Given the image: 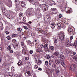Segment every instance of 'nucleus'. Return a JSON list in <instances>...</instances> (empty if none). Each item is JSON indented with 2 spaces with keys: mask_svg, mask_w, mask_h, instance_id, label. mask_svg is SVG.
Wrapping results in <instances>:
<instances>
[{
  "mask_svg": "<svg viewBox=\"0 0 77 77\" xmlns=\"http://www.w3.org/2000/svg\"><path fill=\"white\" fill-rule=\"evenodd\" d=\"M23 28H24L25 30H27V29H28V28L26 26H24Z\"/></svg>",
  "mask_w": 77,
  "mask_h": 77,
  "instance_id": "nucleus-45",
  "label": "nucleus"
},
{
  "mask_svg": "<svg viewBox=\"0 0 77 77\" xmlns=\"http://www.w3.org/2000/svg\"><path fill=\"white\" fill-rule=\"evenodd\" d=\"M27 15L28 16V17H30V16H32V12H28V13L27 14Z\"/></svg>",
  "mask_w": 77,
  "mask_h": 77,
  "instance_id": "nucleus-21",
  "label": "nucleus"
},
{
  "mask_svg": "<svg viewBox=\"0 0 77 77\" xmlns=\"http://www.w3.org/2000/svg\"><path fill=\"white\" fill-rule=\"evenodd\" d=\"M60 63L61 65L63 66V67H64V68L65 67V63H64V62L63 61H61Z\"/></svg>",
  "mask_w": 77,
  "mask_h": 77,
  "instance_id": "nucleus-16",
  "label": "nucleus"
},
{
  "mask_svg": "<svg viewBox=\"0 0 77 77\" xmlns=\"http://www.w3.org/2000/svg\"><path fill=\"white\" fill-rule=\"evenodd\" d=\"M45 65H48V62L46 61H45Z\"/></svg>",
  "mask_w": 77,
  "mask_h": 77,
  "instance_id": "nucleus-41",
  "label": "nucleus"
},
{
  "mask_svg": "<svg viewBox=\"0 0 77 77\" xmlns=\"http://www.w3.org/2000/svg\"><path fill=\"white\" fill-rule=\"evenodd\" d=\"M40 46L41 47V48H44V45L42 44L40 45Z\"/></svg>",
  "mask_w": 77,
  "mask_h": 77,
  "instance_id": "nucleus-37",
  "label": "nucleus"
},
{
  "mask_svg": "<svg viewBox=\"0 0 77 77\" xmlns=\"http://www.w3.org/2000/svg\"><path fill=\"white\" fill-rule=\"evenodd\" d=\"M36 51H37V52L38 53H41V52H42V49L39 48H38L37 50Z\"/></svg>",
  "mask_w": 77,
  "mask_h": 77,
  "instance_id": "nucleus-15",
  "label": "nucleus"
},
{
  "mask_svg": "<svg viewBox=\"0 0 77 77\" xmlns=\"http://www.w3.org/2000/svg\"><path fill=\"white\" fill-rule=\"evenodd\" d=\"M51 27L52 28V29H54L55 28V24L54 23H53L51 25Z\"/></svg>",
  "mask_w": 77,
  "mask_h": 77,
  "instance_id": "nucleus-19",
  "label": "nucleus"
},
{
  "mask_svg": "<svg viewBox=\"0 0 77 77\" xmlns=\"http://www.w3.org/2000/svg\"><path fill=\"white\" fill-rule=\"evenodd\" d=\"M59 18H61L62 17V15L61 14H60L59 15Z\"/></svg>",
  "mask_w": 77,
  "mask_h": 77,
  "instance_id": "nucleus-47",
  "label": "nucleus"
},
{
  "mask_svg": "<svg viewBox=\"0 0 77 77\" xmlns=\"http://www.w3.org/2000/svg\"><path fill=\"white\" fill-rule=\"evenodd\" d=\"M73 59H74L76 62H77V56H74L73 57Z\"/></svg>",
  "mask_w": 77,
  "mask_h": 77,
  "instance_id": "nucleus-28",
  "label": "nucleus"
},
{
  "mask_svg": "<svg viewBox=\"0 0 77 77\" xmlns=\"http://www.w3.org/2000/svg\"><path fill=\"white\" fill-rule=\"evenodd\" d=\"M2 10L3 12H4V13H5V12H6V8H5L4 7L2 8Z\"/></svg>",
  "mask_w": 77,
  "mask_h": 77,
  "instance_id": "nucleus-23",
  "label": "nucleus"
},
{
  "mask_svg": "<svg viewBox=\"0 0 77 77\" xmlns=\"http://www.w3.org/2000/svg\"><path fill=\"white\" fill-rule=\"evenodd\" d=\"M10 52L11 53H13V50H12L10 49Z\"/></svg>",
  "mask_w": 77,
  "mask_h": 77,
  "instance_id": "nucleus-50",
  "label": "nucleus"
},
{
  "mask_svg": "<svg viewBox=\"0 0 77 77\" xmlns=\"http://www.w3.org/2000/svg\"><path fill=\"white\" fill-rule=\"evenodd\" d=\"M48 8H49V7H48V6L46 5L43 7L42 9L44 11H48Z\"/></svg>",
  "mask_w": 77,
  "mask_h": 77,
  "instance_id": "nucleus-6",
  "label": "nucleus"
},
{
  "mask_svg": "<svg viewBox=\"0 0 77 77\" xmlns=\"http://www.w3.org/2000/svg\"><path fill=\"white\" fill-rule=\"evenodd\" d=\"M27 48H23L22 50V53L23 54L25 55L27 54Z\"/></svg>",
  "mask_w": 77,
  "mask_h": 77,
  "instance_id": "nucleus-5",
  "label": "nucleus"
},
{
  "mask_svg": "<svg viewBox=\"0 0 77 77\" xmlns=\"http://www.w3.org/2000/svg\"><path fill=\"white\" fill-rule=\"evenodd\" d=\"M14 69H15V68L13 67H12L11 68V69L12 71H14Z\"/></svg>",
  "mask_w": 77,
  "mask_h": 77,
  "instance_id": "nucleus-55",
  "label": "nucleus"
},
{
  "mask_svg": "<svg viewBox=\"0 0 77 77\" xmlns=\"http://www.w3.org/2000/svg\"><path fill=\"white\" fill-rule=\"evenodd\" d=\"M50 48L52 50H53L54 48V47L53 46H51L50 47Z\"/></svg>",
  "mask_w": 77,
  "mask_h": 77,
  "instance_id": "nucleus-36",
  "label": "nucleus"
},
{
  "mask_svg": "<svg viewBox=\"0 0 77 77\" xmlns=\"http://www.w3.org/2000/svg\"><path fill=\"white\" fill-rule=\"evenodd\" d=\"M53 60H49V64L50 65H51L52 63H53Z\"/></svg>",
  "mask_w": 77,
  "mask_h": 77,
  "instance_id": "nucleus-27",
  "label": "nucleus"
},
{
  "mask_svg": "<svg viewBox=\"0 0 77 77\" xmlns=\"http://www.w3.org/2000/svg\"><path fill=\"white\" fill-rule=\"evenodd\" d=\"M61 26H62V25L60 23H58L57 25V27H59V28H60Z\"/></svg>",
  "mask_w": 77,
  "mask_h": 77,
  "instance_id": "nucleus-30",
  "label": "nucleus"
},
{
  "mask_svg": "<svg viewBox=\"0 0 77 77\" xmlns=\"http://www.w3.org/2000/svg\"><path fill=\"white\" fill-rule=\"evenodd\" d=\"M27 42L28 45H30V46H32V45H33V44H32V43L30 41L28 40L27 41Z\"/></svg>",
  "mask_w": 77,
  "mask_h": 77,
  "instance_id": "nucleus-14",
  "label": "nucleus"
},
{
  "mask_svg": "<svg viewBox=\"0 0 77 77\" xmlns=\"http://www.w3.org/2000/svg\"><path fill=\"white\" fill-rule=\"evenodd\" d=\"M19 17H21L22 16V15H23V13H19Z\"/></svg>",
  "mask_w": 77,
  "mask_h": 77,
  "instance_id": "nucleus-44",
  "label": "nucleus"
},
{
  "mask_svg": "<svg viewBox=\"0 0 77 77\" xmlns=\"http://www.w3.org/2000/svg\"><path fill=\"white\" fill-rule=\"evenodd\" d=\"M6 5L7 6H8V7H9V8H11V7L12 6V4H7Z\"/></svg>",
  "mask_w": 77,
  "mask_h": 77,
  "instance_id": "nucleus-35",
  "label": "nucleus"
},
{
  "mask_svg": "<svg viewBox=\"0 0 77 77\" xmlns=\"http://www.w3.org/2000/svg\"><path fill=\"white\" fill-rule=\"evenodd\" d=\"M26 38L25 37H24L23 38V41H25V40H26Z\"/></svg>",
  "mask_w": 77,
  "mask_h": 77,
  "instance_id": "nucleus-57",
  "label": "nucleus"
},
{
  "mask_svg": "<svg viewBox=\"0 0 77 77\" xmlns=\"http://www.w3.org/2000/svg\"><path fill=\"white\" fill-rule=\"evenodd\" d=\"M11 48V45L8 46L7 47L8 50H10Z\"/></svg>",
  "mask_w": 77,
  "mask_h": 77,
  "instance_id": "nucleus-38",
  "label": "nucleus"
},
{
  "mask_svg": "<svg viewBox=\"0 0 77 77\" xmlns=\"http://www.w3.org/2000/svg\"><path fill=\"white\" fill-rule=\"evenodd\" d=\"M23 21H26V17L23 18Z\"/></svg>",
  "mask_w": 77,
  "mask_h": 77,
  "instance_id": "nucleus-51",
  "label": "nucleus"
},
{
  "mask_svg": "<svg viewBox=\"0 0 77 77\" xmlns=\"http://www.w3.org/2000/svg\"><path fill=\"white\" fill-rule=\"evenodd\" d=\"M73 55H75L76 54V52H73Z\"/></svg>",
  "mask_w": 77,
  "mask_h": 77,
  "instance_id": "nucleus-61",
  "label": "nucleus"
},
{
  "mask_svg": "<svg viewBox=\"0 0 77 77\" xmlns=\"http://www.w3.org/2000/svg\"><path fill=\"white\" fill-rule=\"evenodd\" d=\"M77 40H75V42H74V44H76V45H77Z\"/></svg>",
  "mask_w": 77,
  "mask_h": 77,
  "instance_id": "nucleus-60",
  "label": "nucleus"
},
{
  "mask_svg": "<svg viewBox=\"0 0 77 77\" xmlns=\"http://www.w3.org/2000/svg\"><path fill=\"white\" fill-rule=\"evenodd\" d=\"M48 48V44L47 43H46L45 45H44V48L45 50H47Z\"/></svg>",
  "mask_w": 77,
  "mask_h": 77,
  "instance_id": "nucleus-12",
  "label": "nucleus"
},
{
  "mask_svg": "<svg viewBox=\"0 0 77 77\" xmlns=\"http://www.w3.org/2000/svg\"><path fill=\"white\" fill-rule=\"evenodd\" d=\"M58 39L55 38H54V42H55V43H57V40Z\"/></svg>",
  "mask_w": 77,
  "mask_h": 77,
  "instance_id": "nucleus-29",
  "label": "nucleus"
},
{
  "mask_svg": "<svg viewBox=\"0 0 77 77\" xmlns=\"http://www.w3.org/2000/svg\"><path fill=\"white\" fill-rule=\"evenodd\" d=\"M58 54H59V52L57 51L55 52L54 54V56H58Z\"/></svg>",
  "mask_w": 77,
  "mask_h": 77,
  "instance_id": "nucleus-26",
  "label": "nucleus"
},
{
  "mask_svg": "<svg viewBox=\"0 0 77 77\" xmlns=\"http://www.w3.org/2000/svg\"><path fill=\"white\" fill-rule=\"evenodd\" d=\"M13 76L14 77H17V76L15 74L13 75Z\"/></svg>",
  "mask_w": 77,
  "mask_h": 77,
  "instance_id": "nucleus-64",
  "label": "nucleus"
},
{
  "mask_svg": "<svg viewBox=\"0 0 77 77\" xmlns=\"http://www.w3.org/2000/svg\"><path fill=\"white\" fill-rule=\"evenodd\" d=\"M77 44H75L74 43V44H70V46H72V47H73V46H74V47H77Z\"/></svg>",
  "mask_w": 77,
  "mask_h": 77,
  "instance_id": "nucleus-22",
  "label": "nucleus"
},
{
  "mask_svg": "<svg viewBox=\"0 0 77 77\" xmlns=\"http://www.w3.org/2000/svg\"><path fill=\"white\" fill-rule=\"evenodd\" d=\"M38 67V66L37 65H35L34 66V68L35 69H36V68H37Z\"/></svg>",
  "mask_w": 77,
  "mask_h": 77,
  "instance_id": "nucleus-43",
  "label": "nucleus"
},
{
  "mask_svg": "<svg viewBox=\"0 0 77 77\" xmlns=\"http://www.w3.org/2000/svg\"><path fill=\"white\" fill-rule=\"evenodd\" d=\"M55 62L57 65H59L60 63V60L58 59H55Z\"/></svg>",
  "mask_w": 77,
  "mask_h": 77,
  "instance_id": "nucleus-11",
  "label": "nucleus"
},
{
  "mask_svg": "<svg viewBox=\"0 0 77 77\" xmlns=\"http://www.w3.org/2000/svg\"><path fill=\"white\" fill-rule=\"evenodd\" d=\"M23 64V63L20 60L19 61L18 63H17V65L18 66H21Z\"/></svg>",
  "mask_w": 77,
  "mask_h": 77,
  "instance_id": "nucleus-20",
  "label": "nucleus"
},
{
  "mask_svg": "<svg viewBox=\"0 0 77 77\" xmlns=\"http://www.w3.org/2000/svg\"><path fill=\"white\" fill-rule=\"evenodd\" d=\"M76 67V65L74 64H72L71 66H70V69L71 70H74V68Z\"/></svg>",
  "mask_w": 77,
  "mask_h": 77,
  "instance_id": "nucleus-7",
  "label": "nucleus"
},
{
  "mask_svg": "<svg viewBox=\"0 0 77 77\" xmlns=\"http://www.w3.org/2000/svg\"><path fill=\"white\" fill-rule=\"evenodd\" d=\"M72 35H74V34H75V31H72Z\"/></svg>",
  "mask_w": 77,
  "mask_h": 77,
  "instance_id": "nucleus-58",
  "label": "nucleus"
},
{
  "mask_svg": "<svg viewBox=\"0 0 77 77\" xmlns=\"http://www.w3.org/2000/svg\"><path fill=\"white\" fill-rule=\"evenodd\" d=\"M29 53L30 54H32V53H33V51L32 50H31L29 51Z\"/></svg>",
  "mask_w": 77,
  "mask_h": 77,
  "instance_id": "nucleus-49",
  "label": "nucleus"
},
{
  "mask_svg": "<svg viewBox=\"0 0 77 77\" xmlns=\"http://www.w3.org/2000/svg\"><path fill=\"white\" fill-rule=\"evenodd\" d=\"M52 67L53 68H56V64L55 63H54L52 65Z\"/></svg>",
  "mask_w": 77,
  "mask_h": 77,
  "instance_id": "nucleus-31",
  "label": "nucleus"
},
{
  "mask_svg": "<svg viewBox=\"0 0 77 77\" xmlns=\"http://www.w3.org/2000/svg\"><path fill=\"white\" fill-rule=\"evenodd\" d=\"M21 44L23 48H27V47H26V45L25 43H24V41L21 42Z\"/></svg>",
  "mask_w": 77,
  "mask_h": 77,
  "instance_id": "nucleus-4",
  "label": "nucleus"
},
{
  "mask_svg": "<svg viewBox=\"0 0 77 77\" xmlns=\"http://www.w3.org/2000/svg\"><path fill=\"white\" fill-rule=\"evenodd\" d=\"M73 38H74V37L72 35V36H71L70 37V41H71V40L73 39Z\"/></svg>",
  "mask_w": 77,
  "mask_h": 77,
  "instance_id": "nucleus-40",
  "label": "nucleus"
},
{
  "mask_svg": "<svg viewBox=\"0 0 77 77\" xmlns=\"http://www.w3.org/2000/svg\"><path fill=\"white\" fill-rule=\"evenodd\" d=\"M65 45L66 47H70V42L69 39H67L65 42Z\"/></svg>",
  "mask_w": 77,
  "mask_h": 77,
  "instance_id": "nucleus-1",
  "label": "nucleus"
},
{
  "mask_svg": "<svg viewBox=\"0 0 77 77\" xmlns=\"http://www.w3.org/2000/svg\"><path fill=\"white\" fill-rule=\"evenodd\" d=\"M6 38L8 39V40H10L11 39V37L10 36L7 37Z\"/></svg>",
  "mask_w": 77,
  "mask_h": 77,
  "instance_id": "nucleus-48",
  "label": "nucleus"
},
{
  "mask_svg": "<svg viewBox=\"0 0 77 77\" xmlns=\"http://www.w3.org/2000/svg\"><path fill=\"white\" fill-rule=\"evenodd\" d=\"M12 42L13 43H15V42H17V40H16L15 39H13L12 40Z\"/></svg>",
  "mask_w": 77,
  "mask_h": 77,
  "instance_id": "nucleus-39",
  "label": "nucleus"
},
{
  "mask_svg": "<svg viewBox=\"0 0 77 77\" xmlns=\"http://www.w3.org/2000/svg\"><path fill=\"white\" fill-rule=\"evenodd\" d=\"M56 72L57 74V73H59V71L58 70H56Z\"/></svg>",
  "mask_w": 77,
  "mask_h": 77,
  "instance_id": "nucleus-62",
  "label": "nucleus"
},
{
  "mask_svg": "<svg viewBox=\"0 0 77 77\" xmlns=\"http://www.w3.org/2000/svg\"><path fill=\"white\" fill-rule=\"evenodd\" d=\"M16 5H19L20 4V1H17L15 2Z\"/></svg>",
  "mask_w": 77,
  "mask_h": 77,
  "instance_id": "nucleus-42",
  "label": "nucleus"
},
{
  "mask_svg": "<svg viewBox=\"0 0 77 77\" xmlns=\"http://www.w3.org/2000/svg\"><path fill=\"white\" fill-rule=\"evenodd\" d=\"M50 56L47 55L46 56V59H50Z\"/></svg>",
  "mask_w": 77,
  "mask_h": 77,
  "instance_id": "nucleus-34",
  "label": "nucleus"
},
{
  "mask_svg": "<svg viewBox=\"0 0 77 77\" xmlns=\"http://www.w3.org/2000/svg\"><path fill=\"white\" fill-rule=\"evenodd\" d=\"M26 21H24V22H23L22 23V24H26Z\"/></svg>",
  "mask_w": 77,
  "mask_h": 77,
  "instance_id": "nucleus-59",
  "label": "nucleus"
},
{
  "mask_svg": "<svg viewBox=\"0 0 77 77\" xmlns=\"http://www.w3.org/2000/svg\"><path fill=\"white\" fill-rule=\"evenodd\" d=\"M65 39V35H60L59 36V39L61 41H63Z\"/></svg>",
  "mask_w": 77,
  "mask_h": 77,
  "instance_id": "nucleus-8",
  "label": "nucleus"
},
{
  "mask_svg": "<svg viewBox=\"0 0 77 77\" xmlns=\"http://www.w3.org/2000/svg\"><path fill=\"white\" fill-rule=\"evenodd\" d=\"M5 33L6 35H8V34H9V32H8V31H6L5 32Z\"/></svg>",
  "mask_w": 77,
  "mask_h": 77,
  "instance_id": "nucleus-53",
  "label": "nucleus"
},
{
  "mask_svg": "<svg viewBox=\"0 0 77 77\" xmlns=\"http://www.w3.org/2000/svg\"><path fill=\"white\" fill-rule=\"evenodd\" d=\"M21 6L23 8H26V3L22 1L21 2Z\"/></svg>",
  "mask_w": 77,
  "mask_h": 77,
  "instance_id": "nucleus-10",
  "label": "nucleus"
},
{
  "mask_svg": "<svg viewBox=\"0 0 77 77\" xmlns=\"http://www.w3.org/2000/svg\"><path fill=\"white\" fill-rule=\"evenodd\" d=\"M41 61L40 60H39L38 61V62L37 63L38 65H41Z\"/></svg>",
  "mask_w": 77,
  "mask_h": 77,
  "instance_id": "nucleus-33",
  "label": "nucleus"
},
{
  "mask_svg": "<svg viewBox=\"0 0 77 77\" xmlns=\"http://www.w3.org/2000/svg\"><path fill=\"white\" fill-rule=\"evenodd\" d=\"M25 59L26 60H29V57H25Z\"/></svg>",
  "mask_w": 77,
  "mask_h": 77,
  "instance_id": "nucleus-54",
  "label": "nucleus"
},
{
  "mask_svg": "<svg viewBox=\"0 0 77 77\" xmlns=\"http://www.w3.org/2000/svg\"><path fill=\"white\" fill-rule=\"evenodd\" d=\"M25 76L27 77H29L31 75L30 72L29 71H25Z\"/></svg>",
  "mask_w": 77,
  "mask_h": 77,
  "instance_id": "nucleus-3",
  "label": "nucleus"
},
{
  "mask_svg": "<svg viewBox=\"0 0 77 77\" xmlns=\"http://www.w3.org/2000/svg\"><path fill=\"white\" fill-rule=\"evenodd\" d=\"M44 20L45 21H47V22H48L50 21V17L49 16H47L46 17L44 18Z\"/></svg>",
  "mask_w": 77,
  "mask_h": 77,
  "instance_id": "nucleus-9",
  "label": "nucleus"
},
{
  "mask_svg": "<svg viewBox=\"0 0 77 77\" xmlns=\"http://www.w3.org/2000/svg\"><path fill=\"white\" fill-rule=\"evenodd\" d=\"M15 55L16 56H19L20 55V53L18 52H16Z\"/></svg>",
  "mask_w": 77,
  "mask_h": 77,
  "instance_id": "nucleus-24",
  "label": "nucleus"
},
{
  "mask_svg": "<svg viewBox=\"0 0 77 77\" xmlns=\"http://www.w3.org/2000/svg\"><path fill=\"white\" fill-rule=\"evenodd\" d=\"M73 29L72 28H71L68 29V32L70 33V35H71V33L72 32Z\"/></svg>",
  "mask_w": 77,
  "mask_h": 77,
  "instance_id": "nucleus-13",
  "label": "nucleus"
},
{
  "mask_svg": "<svg viewBox=\"0 0 77 77\" xmlns=\"http://www.w3.org/2000/svg\"><path fill=\"white\" fill-rule=\"evenodd\" d=\"M5 16L7 18H9V17H10V15H9V14H6Z\"/></svg>",
  "mask_w": 77,
  "mask_h": 77,
  "instance_id": "nucleus-32",
  "label": "nucleus"
},
{
  "mask_svg": "<svg viewBox=\"0 0 77 77\" xmlns=\"http://www.w3.org/2000/svg\"><path fill=\"white\" fill-rule=\"evenodd\" d=\"M60 57H64V55H60Z\"/></svg>",
  "mask_w": 77,
  "mask_h": 77,
  "instance_id": "nucleus-56",
  "label": "nucleus"
},
{
  "mask_svg": "<svg viewBox=\"0 0 77 77\" xmlns=\"http://www.w3.org/2000/svg\"><path fill=\"white\" fill-rule=\"evenodd\" d=\"M17 77H23L21 75H18L17 76Z\"/></svg>",
  "mask_w": 77,
  "mask_h": 77,
  "instance_id": "nucleus-63",
  "label": "nucleus"
},
{
  "mask_svg": "<svg viewBox=\"0 0 77 77\" xmlns=\"http://www.w3.org/2000/svg\"><path fill=\"white\" fill-rule=\"evenodd\" d=\"M51 11H52L53 14H57V13L58 12V11H57V10L56 8H52L51 9Z\"/></svg>",
  "mask_w": 77,
  "mask_h": 77,
  "instance_id": "nucleus-2",
  "label": "nucleus"
},
{
  "mask_svg": "<svg viewBox=\"0 0 77 77\" xmlns=\"http://www.w3.org/2000/svg\"><path fill=\"white\" fill-rule=\"evenodd\" d=\"M60 59L61 61H63V59H64V57H60Z\"/></svg>",
  "mask_w": 77,
  "mask_h": 77,
  "instance_id": "nucleus-52",
  "label": "nucleus"
},
{
  "mask_svg": "<svg viewBox=\"0 0 77 77\" xmlns=\"http://www.w3.org/2000/svg\"><path fill=\"white\" fill-rule=\"evenodd\" d=\"M60 35H63V32H60Z\"/></svg>",
  "mask_w": 77,
  "mask_h": 77,
  "instance_id": "nucleus-46",
  "label": "nucleus"
},
{
  "mask_svg": "<svg viewBox=\"0 0 77 77\" xmlns=\"http://www.w3.org/2000/svg\"><path fill=\"white\" fill-rule=\"evenodd\" d=\"M13 74L11 72L8 73V77H12Z\"/></svg>",
  "mask_w": 77,
  "mask_h": 77,
  "instance_id": "nucleus-17",
  "label": "nucleus"
},
{
  "mask_svg": "<svg viewBox=\"0 0 77 77\" xmlns=\"http://www.w3.org/2000/svg\"><path fill=\"white\" fill-rule=\"evenodd\" d=\"M17 30L21 32V31H22V29H21V28H18L17 29Z\"/></svg>",
  "mask_w": 77,
  "mask_h": 77,
  "instance_id": "nucleus-25",
  "label": "nucleus"
},
{
  "mask_svg": "<svg viewBox=\"0 0 77 77\" xmlns=\"http://www.w3.org/2000/svg\"><path fill=\"white\" fill-rule=\"evenodd\" d=\"M72 12V10L71 9L70 10H68L67 11H66V13H68V14H70Z\"/></svg>",
  "mask_w": 77,
  "mask_h": 77,
  "instance_id": "nucleus-18",
  "label": "nucleus"
}]
</instances>
